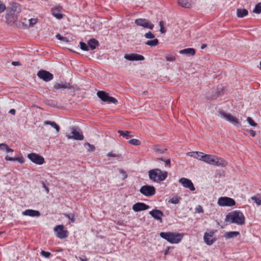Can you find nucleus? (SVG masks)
I'll list each match as a JSON object with an SVG mask.
<instances>
[{"label":"nucleus","mask_w":261,"mask_h":261,"mask_svg":"<svg viewBox=\"0 0 261 261\" xmlns=\"http://www.w3.org/2000/svg\"><path fill=\"white\" fill-rule=\"evenodd\" d=\"M159 25L160 27V32L161 34L165 33L166 32V29L164 27V23L163 21H161L159 22Z\"/></svg>","instance_id":"obj_43"},{"label":"nucleus","mask_w":261,"mask_h":261,"mask_svg":"<svg viewBox=\"0 0 261 261\" xmlns=\"http://www.w3.org/2000/svg\"><path fill=\"white\" fill-rule=\"evenodd\" d=\"M219 113L220 117L231 123L234 126H240L241 125L239 119L230 114L227 113L223 111H220Z\"/></svg>","instance_id":"obj_5"},{"label":"nucleus","mask_w":261,"mask_h":261,"mask_svg":"<svg viewBox=\"0 0 261 261\" xmlns=\"http://www.w3.org/2000/svg\"><path fill=\"white\" fill-rule=\"evenodd\" d=\"M150 215L154 219L160 221L161 222H162V217L164 216L163 212L161 210L156 208L153 209V210L149 212Z\"/></svg>","instance_id":"obj_17"},{"label":"nucleus","mask_w":261,"mask_h":261,"mask_svg":"<svg viewBox=\"0 0 261 261\" xmlns=\"http://www.w3.org/2000/svg\"><path fill=\"white\" fill-rule=\"evenodd\" d=\"M16 111L15 109H11L9 113L12 115H14L15 114Z\"/></svg>","instance_id":"obj_64"},{"label":"nucleus","mask_w":261,"mask_h":261,"mask_svg":"<svg viewBox=\"0 0 261 261\" xmlns=\"http://www.w3.org/2000/svg\"><path fill=\"white\" fill-rule=\"evenodd\" d=\"M79 259L81 260V261H89V259L87 258L86 256L85 255H82L81 256H80L79 257Z\"/></svg>","instance_id":"obj_61"},{"label":"nucleus","mask_w":261,"mask_h":261,"mask_svg":"<svg viewBox=\"0 0 261 261\" xmlns=\"http://www.w3.org/2000/svg\"><path fill=\"white\" fill-rule=\"evenodd\" d=\"M129 143L132 145L136 146H138L141 144V142L139 140L136 139H133L130 140L129 141Z\"/></svg>","instance_id":"obj_44"},{"label":"nucleus","mask_w":261,"mask_h":261,"mask_svg":"<svg viewBox=\"0 0 261 261\" xmlns=\"http://www.w3.org/2000/svg\"><path fill=\"white\" fill-rule=\"evenodd\" d=\"M203 153L198 151H192L187 153V155L193 157L194 158L201 160L200 156L202 155Z\"/></svg>","instance_id":"obj_32"},{"label":"nucleus","mask_w":261,"mask_h":261,"mask_svg":"<svg viewBox=\"0 0 261 261\" xmlns=\"http://www.w3.org/2000/svg\"><path fill=\"white\" fill-rule=\"evenodd\" d=\"M150 206L143 202H137L133 206L132 209L135 212H138L148 210Z\"/></svg>","instance_id":"obj_16"},{"label":"nucleus","mask_w":261,"mask_h":261,"mask_svg":"<svg viewBox=\"0 0 261 261\" xmlns=\"http://www.w3.org/2000/svg\"><path fill=\"white\" fill-rule=\"evenodd\" d=\"M159 44L158 39H153V40H148L145 42V44L150 46H155Z\"/></svg>","instance_id":"obj_36"},{"label":"nucleus","mask_w":261,"mask_h":261,"mask_svg":"<svg viewBox=\"0 0 261 261\" xmlns=\"http://www.w3.org/2000/svg\"><path fill=\"white\" fill-rule=\"evenodd\" d=\"M37 76L45 82H49L53 79L54 75L48 71L41 69L37 73Z\"/></svg>","instance_id":"obj_13"},{"label":"nucleus","mask_w":261,"mask_h":261,"mask_svg":"<svg viewBox=\"0 0 261 261\" xmlns=\"http://www.w3.org/2000/svg\"><path fill=\"white\" fill-rule=\"evenodd\" d=\"M41 183L42 185V187L44 188L46 193L48 194L49 192V188L45 185L44 181H42Z\"/></svg>","instance_id":"obj_56"},{"label":"nucleus","mask_w":261,"mask_h":261,"mask_svg":"<svg viewBox=\"0 0 261 261\" xmlns=\"http://www.w3.org/2000/svg\"><path fill=\"white\" fill-rule=\"evenodd\" d=\"M246 131L248 132L252 137H254L256 136V132L252 129L247 130Z\"/></svg>","instance_id":"obj_59"},{"label":"nucleus","mask_w":261,"mask_h":261,"mask_svg":"<svg viewBox=\"0 0 261 261\" xmlns=\"http://www.w3.org/2000/svg\"><path fill=\"white\" fill-rule=\"evenodd\" d=\"M179 182L181 184L183 187L189 189L192 191L195 190V188L193 182L188 178L182 177L179 179Z\"/></svg>","instance_id":"obj_14"},{"label":"nucleus","mask_w":261,"mask_h":261,"mask_svg":"<svg viewBox=\"0 0 261 261\" xmlns=\"http://www.w3.org/2000/svg\"><path fill=\"white\" fill-rule=\"evenodd\" d=\"M124 58L128 61H143L145 60L144 56L137 54H125Z\"/></svg>","instance_id":"obj_15"},{"label":"nucleus","mask_w":261,"mask_h":261,"mask_svg":"<svg viewBox=\"0 0 261 261\" xmlns=\"http://www.w3.org/2000/svg\"><path fill=\"white\" fill-rule=\"evenodd\" d=\"M40 254L43 256L45 257V258H49L51 255V253L49 252L45 251L44 250H42L40 252Z\"/></svg>","instance_id":"obj_50"},{"label":"nucleus","mask_w":261,"mask_h":261,"mask_svg":"<svg viewBox=\"0 0 261 261\" xmlns=\"http://www.w3.org/2000/svg\"><path fill=\"white\" fill-rule=\"evenodd\" d=\"M71 134L72 136H68V139H73L75 140H83L84 137L82 134L81 129L77 126H73L70 128Z\"/></svg>","instance_id":"obj_6"},{"label":"nucleus","mask_w":261,"mask_h":261,"mask_svg":"<svg viewBox=\"0 0 261 261\" xmlns=\"http://www.w3.org/2000/svg\"><path fill=\"white\" fill-rule=\"evenodd\" d=\"M181 198L179 197H173L170 198L169 200V202L173 204H178L180 202Z\"/></svg>","instance_id":"obj_38"},{"label":"nucleus","mask_w":261,"mask_h":261,"mask_svg":"<svg viewBox=\"0 0 261 261\" xmlns=\"http://www.w3.org/2000/svg\"><path fill=\"white\" fill-rule=\"evenodd\" d=\"M160 236L171 244L178 243L183 237V234L181 233L171 232H161Z\"/></svg>","instance_id":"obj_3"},{"label":"nucleus","mask_w":261,"mask_h":261,"mask_svg":"<svg viewBox=\"0 0 261 261\" xmlns=\"http://www.w3.org/2000/svg\"><path fill=\"white\" fill-rule=\"evenodd\" d=\"M173 247H167L164 252V255L165 256H166L169 253H170V249H173Z\"/></svg>","instance_id":"obj_60"},{"label":"nucleus","mask_w":261,"mask_h":261,"mask_svg":"<svg viewBox=\"0 0 261 261\" xmlns=\"http://www.w3.org/2000/svg\"><path fill=\"white\" fill-rule=\"evenodd\" d=\"M22 214L24 216H29L33 217H39L41 215L40 213L38 211L32 209L26 210Z\"/></svg>","instance_id":"obj_21"},{"label":"nucleus","mask_w":261,"mask_h":261,"mask_svg":"<svg viewBox=\"0 0 261 261\" xmlns=\"http://www.w3.org/2000/svg\"><path fill=\"white\" fill-rule=\"evenodd\" d=\"M28 158L34 163L38 165H42L44 162L43 156L36 153H31L28 154Z\"/></svg>","instance_id":"obj_11"},{"label":"nucleus","mask_w":261,"mask_h":261,"mask_svg":"<svg viewBox=\"0 0 261 261\" xmlns=\"http://www.w3.org/2000/svg\"><path fill=\"white\" fill-rule=\"evenodd\" d=\"M216 232H217L216 230L213 229V230H210L209 232H207V234L208 237L212 238V237H213V235L214 234V233Z\"/></svg>","instance_id":"obj_57"},{"label":"nucleus","mask_w":261,"mask_h":261,"mask_svg":"<svg viewBox=\"0 0 261 261\" xmlns=\"http://www.w3.org/2000/svg\"><path fill=\"white\" fill-rule=\"evenodd\" d=\"M97 96L104 102H107L109 96L108 93L103 91H99L97 92Z\"/></svg>","instance_id":"obj_28"},{"label":"nucleus","mask_w":261,"mask_h":261,"mask_svg":"<svg viewBox=\"0 0 261 261\" xmlns=\"http://www.w3.org/2000/svg\"><path fill=\"white\" fill-rule=\"evenodd\" d=\"M215 155L211 154H205L203 153L201 156H200L201 161H202L208 164H213Z\"/></svg>","instance_id":"obj_20"},{"label":"nucleus","mask_w":261,"mask_h":261,"mask_svg":"<svg viewBox=\"0 0 261 261\" xmlns=\"http://www.w3.org/2000/svg\"><path fill=\"white\" fill-rule=\"evenodd\" d=\"M240 234V232L238 231H229L226 232L224 233V237L228 239L234 237H237Z\"/></svg>","instance_id":"obj_31"},{"label":"nucleus","mask_w":261,"mask_h":261,"mask_svg":"<svg viewBox=\"0 0 261 261\" xmlns=\"http://www.w3.org/2000/svg\"><path fill=\"white\" fill-rule=\"evenodd\" d=\"M135 23L139 26L142 27L144 28H147L152 30L154 28V24L152 23L149 20L145 18H138L135 20Z\"/></svg>","instance_id":"obj_10"},{"label":"nucleus","mask_w":261,"mask_h":261,"mask_svg":"<svg viewBox=\"0 0 261 261\" xmlns=\"http://www.w3.org/2000/svg\"><path fill=\"white\" fill-rule=\"evenodd\" d=\"M10 6L7 7L8 10H10L16 14H19L21 11V6L16 2L10 3Z\"/></svg>","instance_id":"obj_18"},{"label":"nucleus","mask_w":261,"mask_h":261,"mask_svg":"<svg viewBox=\"0 0 261 261\" xmlns=\"http://www.w3.org/2000/svg\"><path fill=\"white\" fill-rule=\"evenodd\" d=\"M53 89L54 92H57L59 89H65L71 90L72 91H75V90H78V87L75 84L72 85L70 83L61 82L60 83H56L54 84Z\"/></svg>","instance_id":"obj_4"},{"label":"nucleus","mask_w":261,"mask_h":261,"mask_svg":"<svg viewBox=\"0 0 261 261\" xmlns=\"http://www.w3.org/2000/svg\"><path fill=\"white\" fill-rule=\"evenodd\" d=\"M56 38H57V39H58V40L62 41V39H63V36H61L60 34H57L56 35Z\"/></svg>","instance_id":"obj_62"},{"label":"nucleus","mask_w":261,"mask_h":261,"mask_svg":"<svg viewBox=\"0 0 261 261\" xmlns=\"http://www.w3.org/2000/svg\"><path fill=\"white\" fill-rule=\"evenodd\" d=\"M44 124L45 125L48 124V125H51L53 127H54L56 129V130L57 132H59V130H60V127L59 126V125L57 124H56V123H55L54 121H48V120L45 121H44Z\"/></svg>","instance_id":"obj_35"},{"label":"nucleus","mask_w":261,"mask_h":261,"mask_svg":"<svg viewBox=\"0 0 261 261\" xmlns=\"http://www.w3.org/2000/svg\"><path fill=\"white\" fill-rule=\"evenodd\" d=\"M225 221L242 225L245 224V218L242 212L236 210L226 216Z\"/></svg>","instance_id":"obj_1"},{"label":"nucleus","mask_w":261,"mask_h":261,"mask_svg":"<svg viewBox=\"0 0 261 261\" xmlns=\"http://www.w3.org/2000/svg\"><path fill=\"white\" fill-rule=\"evenodd\" d=\"M152 149L156 153L161 154H165L167 151V149L159 145H155L153 146Z\"/></svg>","instance_id":"obj_27"},{"label":"nucleus","mask_w":261,"mask_h":261,"mask_svg":"<svg viewBox=\"0 0 261 261\" xmlns=\"http://www.w3.org/2000/svg\"><path fill=\"white\" fill-rule=\"evenodd\" d=\"M253 12L256 14L261 13V3H259L255 5Z\"/></svg>","instance_id":"obj_40"},{"label":"nucleus","mask_w":261,"mask_h":261,"mask_svg":"<svg viewBox=\"0 0 261 261\" xmlns=\"http://www.w3.org/2000/svg\"><path fill=\"white\" fill-rule=\"evenodd\" d=\"M65 216L66 218H68L72 223H73L75 222V218H74V214H65Z\"/></svg>","instance_id":"obj_47"},{"label":"nucleus","mask_w":261,"mask_h":261,"mask_svg":"<svg viewBox=\"0 0 261 261\" xmlns=\"http://www.w3.org/2000/svg\"><path fill=\"white\" fill-rule=\"evenodd\" d=\"M248 14V11L247 9L243 8H238L237 9V15L239 18H243Z\"/></svg>","instance_id":"obj_29"},{"label":"nucleus","mask_w":261,"mask_h":261,"mask_svg":"<svg viewBox=\"0 0 261 261\" xmlns=\"http://www.w3.org/2000/svg\"><path fill=\"white\" fill-rule=\"evenodd\" d=\"M224 91V87L221 85L218 87L217 89L215 91H213V94L212 95H210L209 93H206V97L207 99H215L218 96L223 95Z\"/></svg>","instance_id":"obj_12"},{"label":"nucleus","mask_w":261,"mask_h":261,"mask_svg":"<svg viewBox=\"0 0 261 261\" xmlns=\"http://www.w3.org/2000/svg\"><path fill=\"white\" fill-rule=\"evenodd\" d=\"M165 59L168 62H173L176 60V56L174 54H167L165 56Z\"/></svg>","instance_id":"obj_37"},{"label":"nucleus","mask_w":261,"mask_h":261,"mask_svg":"<svg viewBox=\"0 0 261 261\" xmlns=\"http://www.w3.org/2000/svg\"><path fill=\"white\" fill-rule=\"evenodd\" d=\"M158 161H161L164 162L166 165H167L169 167H171V161L170 159H164L163 158H159L157 159Z\"/></svg>","instance_id":"obj_42"},{"label":"nucleus","mask_w":261,"mask_h":261,"mask_svg":"<svg viewBox=\"0 0 261 261\" xmlns=\"http://www.w3.org/2000/svg\"><path fill=\"white\" fill-rule=\"evenodd\" d=\"M51 11L54 16L57 19H60L63 18V14L61 13V10L59 7L53 8Z\"/></svg>","instance_id":"obj_24"},{"label":"nucleus","mask_w":261,"mask_h":261,"mask_svg":"<svg viewBox=\"0 0 261 261\" xmlns=\"http://www.w3.org/2000/svg\"><path fill=\"white\" fill-rule=\"evenodd\" d=\"M119 172L120 174H121L123 176L122 179L123 180L125 179L127 177V175L126 172L123 169H120Z\"/></svg>","instance_id":"obj_55"},{"label":"nucleus","mask_w":261,"mask_h":261,"mask_svg":"<svg viewBox=\"0 0 261 261\" xmlns=\"http://www.w3.org/2000/svg\"><path fill=\"white\" fill-rule=\"evenodd\" d=\"M1 146H4L6 148V152H13V150L10 148L9 147V146H8V145H7L5 143H1L0 144V147Z\"/></svg>","instance_id":"obj_51"},{"label":"nucleus","mask_w":261,"mask_h":261,"mask_svg":"<svg viewBox=\"0 0 261 261\" xmlns=\"http://www.w3.org/2000/svg\"><path fill=\"white\" fill-rule=\"evenodd\" d=\"M203 240L204 242L207 245H212L216 241L217 239L216 238L214 237H208L207 232H205L203 236Z\"/></svg>","instance_id":"obj_26"},{"label":"nucleus","mask_w":261,"mask_h":261,"mask_svg":"<svg viewBox=\"0 0 261 261\" xmlns=\"http://www.w3.org/2000/svg\"><path fill=\"white\" fill-rule=\"evenodd\" d=\"M54 231L56 236L61 239H65L67 237L68 231L64 229L63 225H58L54 227Z\"/></svg>","instance_id":"obj_9"},{"label":"nucleus","mask_w":261,"mask_h":261,"mask_svg":"<svg viewBox=\"0 0 261 261\" xmlns=\"http://www.w3.org/2000/svg\"><path fill=\"white\" fill-rule=\"evenodd\" d=\"M247 121L252 126H256L257 125V123L250 117L247 118Z\"/></svg>","instance_id":"obj_46"},{"label":"nucleus","mask_w":261,"mask_h":261,"mask_svg":"<svg viewBox=\"0 0 261 261\" xmlns=\"http://www.w3.org/2000/svg\"><path fill=\"white\" fill-rule=\"evenodd\" d=\"M218 204L221 206H232L235 205V200L228 197H221L218 199Z\"/></svg>","instance_id":"obj_7"},{"label":"nucleus","mask_w":261,"mask_h":261,"mask_svg":"<svg viewBox=\"0 0 261 261\" xmlns=\"http://www.w3.org/2000/svg\"><path fill=\"white\" fill-rule=\"evenodd\" d=\"M107 156L108 157H116L118 159H119L121 157V155L119 154H117L113 153L112 152H110L108 153Z\"/></svg>","instance_id":"obj_53"},{"label":"nucleus","mask_w":261,"mask_h":261,"mask_svg":"<svg viewBox=\"0 0 261 261\" xmlns=\"http://www.w3.org/2000/svg\"><path fill=\"white\" fill-rule=\"evenodd\" d=\"M12 64L13 65H14V66H19V65H21V63H20V62H18H18H15V61H14V62H13L12 63Z\"/></svg>","instance_id":"obj_63"},{"label":"nucleus","mask_w":261,"mask_h":261,"mask_svg":"<svg viewBox=\"0 0 261 261\" xmlns=\"http://www.w3.org/2000/svg\"><path fill=\"white\" fill-rule=\"evenodd\" d=\"M107 102H108V103H114V104H117L118 103L117 100L115 98H114L113 97H111L110 96H109L108 100H107Z\"/></svg>","instance_id":"obj_48"},{"label":"nucleus","mask_w":261,"mask_h":261,"mask_svg":"<svg viewBox=\"0 0 261 261\" xmlns=\"http://www.w3.org/2000/svg\"><path fill=\"white\" fill-rule=\"evenodd\" d=\"M155 191V188L153 186L147 185L143 186L140 189V192L147 197L154 195Z\"/></svg>","instance_id":"obj_8"},{"label":"nucleus","mask_w":261,"mask_h":261,"mask_svg":"<svg viewBox=\"0 0 261 261\" xmlns=\"http://www.w3.org/2000/svg\"><path fill=\"white\" fill-rule=\"evenodd\" d=\"M118 133L120 134V136H122L123 138L126 139H128L129 137H133V136L130 135L131 132L130 131H123L119 130L118 131Z\"/></svg>","instance_id":"obj_34"},{"label":"nucleus","mask_w":261,"mask_h":261,"mask_svg":"<svg viewBox=\"0 0 261 261\" xmlns=\"http://www.w3.org/2000/svg\"><path fill=\"white\" fill-rule=\"evenodd\" d=\"M251 199L257 205H261V196H253Z\"/></svg>","instance_id":"obj_41"},{"label":"nucleus","mask_w":261,"mask_h":261,"mask_svg":"<svg viewBox=\"0 0 261 261\" xmlns=\"http://www.w3.org/2000/svg\"><path fill=\"white\" fill-rule=\"evenodd\" d=\"M5 160L7 161H14V162L17 161L20 164H22L24 162V158L22 156L19 157V158H16V157L13 158V157L9 156V155H6L5 156Z\"/></svg>","instance_id":"obj_30"},{"label":"nucleus","mask_w":261,"mask_h":261,"mask_svg":"<svg viewBox=\"0 0 261 261\" xmlns=\"http://www.w3.org/2000/svg\"><path fill=\"white\" fill-rule=\"evenodd\" d=\"M180 54L186 55L188 56H193L195 54V49L193 48H187L179 51Z\"/></svg>","instance_id":"obj_25"},{"label":"nucleus","mask_w":261,"mask_h":261,"mask_svg":"<svg viewBox=\"0 0 261 261\" xmlns=\"http://www.w3.org/2000/svg\"><path fill=\"white\" fill-rule=\"evenodd\" d=\"M80 48L81 49L84 51H89L90 50L89 48L88 47V43L86 44V43L81 41L80 42Z\"/></svg>","instance_id":"obj_39"},{"label":"nucleus","mask_w":261,"mask_h":261,"mask_svg":"<svg viewBox=\"0 0 261 261\" xmlns=\"http://www.w3.org/2000/svg\"><path fill=\"white\" fill-rule=\"evenodd\" d=\"M85 146L88 145L89 148L87 149L88 151L89 152L94 151L95 149V147L93 145L90 144L88 142H86L84 144Z\"/></svg>","instance_id":"obj_45"},{"label":"nucleus","mask_w":261,"mask_h":261,"mask_svg":"<svg viewBox=\"0 0 261 261\" xmlns=\"http://www.w3.org/2000/svg\"><path fill=\"white\" fill-rule=\"evenodd\" d=\"M88 47L90 50L95 49L99 45V42L95 38H92L88 41Z\"/></svg>","instance_id":"obj_22"},{"label":"nucleus","mask_w":261,"mask_h":261,"mask_svg":"<svg viewBox=\"0 0 261 261\" xmlns=\"http://www.w3.org/2000/svg\"><path fill=\"white\" fill-rule=\"evenodd\" d=\"M144 36L145 38L147 39H154L155 36L154 34L150 31L148 32V33H146Z\"/></svg>","instance_id":"obj_49"},{"label":"nucleus","mask_w":261,"mask_h":261,"mask_svg":"<svg viewBox=\"0 0 261 261\" xmlns=\"http://www.w3.org/2000/svg\"><path fill=\"white\" fill-rule=\"evenodd\" d=\"M37 22V19L35 18H31L29 19V24L30 26L33 27Z\"/></svg>","instance_id":"obj_54"},{"label":"nucleus","mask_w":261,"mask_h":261,"mask_svg":"<svg viewBox=\"0 0 261 261\" xmlns=\"http://www.w3.org/2000/svg\"><path fill=\"white\" fill-rule=\"evenodd\" d=\"M7 8V7H6V5L0 1V13L3 12Z\"/></svg>","instance_id":"obj_52"},{"label":"nucleus","mask_w":261,"mask_h":261,"mask_svg":"<svg viewBox=\"0 0 261 261\" xmlns=\"http://www.w3.org/2000/svg\"><path fill=\"white\" fill-rule=\"evenodd\" d=\"M177 3L179 5L186 8H190L191 7V3L188 0H178Z\"/></svg>","instance_id":"obj_33"},{"label":"nucleus","mask_w":261,"mask_h":261,"mask_svg":"<svg viewBox=\"0 0 261 261\" xmlns=\"http://www.w3.org/2000/svg\"><path fill=\"white\" fill-rule=\"evenodd\" d=\"M148 175L150 180L155 182H160L166 179L168 176L167 171H162L159 168L150 170Z\"/></svg>","instance_id":"obj_2"},{"label":"nucleus","mask_w":261,"mask_h":261,"mask_svg":"<svg viewBox=\"0 0 261 261\" xmlns=\"http://www.w3.org/2000/svg\"><path fill=\"white\" fill-rule=\"evenodd\" d=\"M213 165L225 167L227 165V162L222 158L215 156Z\"/></svg>","instance_id":"obj_23"},{"label":"nucleus","mask_w":261,"mask_h":261,"mask_svg":"<svg viewBox=\"0 0 261 261\" xmlns=\"http://www.w3.org/2000/svg\"><path fill=\"white\" fill-rule=\"evenodd\" d=\"M7 12L6 14V19L8 24L10 23H13L17 18L18 14H16L14 12L11 11L10 10L6 9Z\"/></svg>","instance_id":"obj_19"},{"label":"nucleus","mask_w":261,"mask_h":261,"mask_svg":"<svg viewBox=\"0 0 261 261\" xmlns=\"http://www.w3.org/2000/svg\"><path fill=\"white\" fill-rule=\"evenodd\" d=\"M196 211L198 213H203V210L202 207L201 205H198L196 208Z\"/></svg>","instance_id":"obj_58"}]
</instances>
